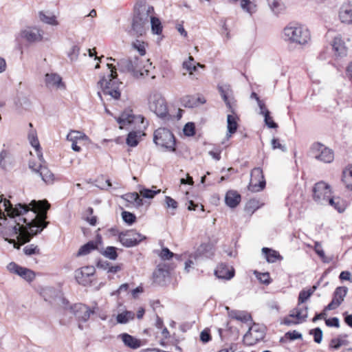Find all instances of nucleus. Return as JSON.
<instances>
[{
	"instance_id": "nucleus-8",
	"label": "nucleus",
	"mask_w": 352,
	"mask_h": 352,
	"mask_svg": "<svg viewBox=\"0 0 352 352\" xmlns=\"http://www.w3.org/2000/svg\"><path fill=\"white\" fill-rule=\"evenodd\" d=\"M311 153L315 159L324 163H331L334 159L333 151L319 142L312 144Z\"/></svg>"
},
{
	"instance_id": "nucleus-51",
	"label": "nucleus",
	"mask_w": 352,
	"mask_h": 352,
	"mask_svg": "<svg viewBox=\"0 0 352 352\" xmlns=\"http://www.w3.org/2000/svg\"><path fill=\"white\" fill-rule=\"evenodd\" d=\"M259 208L258 206V201H257L255 199H250L245 206V210L248 212L253 213L256 210H257Z\"/></svg>"
},
{
	"instance_id": "nucleus-10",
	"label": "nucleus",
	"mask_w": 352,
	"mask_h": 352,
	"mask_svg": "<svg viewBox=\"0 0 352 352\" xmlns=\"http://www.w3.org/2000/svg\"><path fill=\"white\" fill-rule=\"evenodd\" d=\"M331 194L330 186L322 181L316 183L314 186L313 199L318 204H327V200Z\"/></svg>"
},
{
	"instance_id": "nucleus-44",
	"label": "nucleus",
	"mask_w": 352,
	"mask_h": 352,
	"mask_svg": "<svg viewBox=\"0 0 352 352\" xmlns=\"http://www.w3.org/2000/svg\"><path fill=\"white\" fill-rule=\"evenodd\" d=\"M160 190H151L148 188H142L140 190V195H142L144 198L147 199H152L157 194L160 192Z\"/></svg>"
},
{
	"instance_id": "nucleus-23",
	"label": "nucleus",
	"mask_w": 352,
	"mask_h": 352,
	"mask_svg": "<svg viewBox=\"0 0 352 352\" xmlns=\"http://www.w3.org/2000/svg\"><path fill=\"white\" fill-rule=\"evenodd\" d=\"M124 345L132 349H137L141 346V341L136 338L126 333H123L118 336Z\"/></svg>"
},
{
	"instance_id": "nucleus-28",
	"label": "nucleus",
	"mask_w": 352,
	"mask_h": 352,
	"mask_svg": "<svg viewBox=\"0 0 352 352\" xmlns=\"http://www.w3.org/2000/svg\"><path fill=\"white\" fill-rule=\"evenodd\" d=\"M28 140L30 141V144L33 146L38 154V157L41 162H43V156L42 153L41 152V148L39 144V141L37 138V134L36 131L31 130L28 133Z\"/></svg>"
},
{
	"instance_id": "nucleus-40",
	"label": "nucleus",
	"mask_w": 352,
	"mask_h": 352,
	"mask_svg": "<svg viewBox=\"0 0 352 352\" xmlns=\"http://www.w3.org/2000/svg\"><path fill=\"white\" fill-rule=\"evenodd\" d=\"M27 281H32L35 278V274L33 271L26 267H21V270L19 272L18 274Z\"/></svg>"
},
{
	"instance_id": "nucleus-7",
	"label": "nucleus",
	"mask_w": 352,
	"mask_h": 352,
	"mask_svg": "<svg viewBox=\"0 0 352 352\" xmlns=\"http://www.w3.org/2000/svg\"><path fill=\"white\" fill-rule=\"evenodd\" d=\"M153 142L166 151H176V139L173 133L166 128H159L154 131Z\"/></svg>"
},
{
	"instance_id": "nucleus-45",
	"label": "nucleus",
	"mask_w": 352,
	"mask_h": 352,
	"mask_svg": "<svg viewBox=\"0 0 352 352\" xmlns=\"http://www.w3.org/2000/svg\"><path fill=\"white\" fill-rule=\"evenodd\" d=\"M309 334L314 336V340L317 344H320L322 340V331L320 328L316 327L309 331Z\"/></svg>"
},
{
	"instance_id": "nucleus-9",
	"label": "nucleus",
	"mask_w": 352,
	"mask_h": 352,
	"mask_svg": "<svg viewBox=\"0 0 352 352\" xmlns=\"http://www.w3.org/2000/svg\"><path fill=\"white\" fill-rule=\"evenodd\" d=\"M265 335V328L263 325L254 323L243 336V343L252 346L263 340Z\"/></svg>"
},
{
	"instance_id": "nucleus-37",
	"label": "nucleus",
	"mask_w": 352,
	"mask_h": 352,
	"mask_svg": "<svg viewBox=\"0 0 352 352\" xmlns=\"http://www.w3.org/2000/svg\"><path fill=\"white\" fill-rule=\"evenodd\" d=\"M101 254L111 260H116L118 258L117 248L113 246H108L105 249L100 250Z\"/></svg>"
},
{
	"instance_id": "nucleus-21",
	"label": "nucleus",
	"mask_w": 352,
	"mask_h": 352,
	"mask_svg": "<svg viewBox=\"0 0 352 352\" xmlns=\"http://www.w3.org/2000/svg\"><path fill=\"white\" fill-rule=\"evenodd\" d=\"M226 309L228 310V316L232 319H234L242 322H248V321L252 320L251 315L246 311L231 310L228 307H226Z\"/></svg>"
},
{
	"instance_id": "nucleus-52",
	"label": "nucleus",
	"mask_w": 352,
	"mask_h": 352,
	"mask_svg": "<svg viewBox=\"0 0 352 352\" xmlns=\"http://www.w3.org/2000/svg\"><path fill=\"white\" fill-rule=\"evenodd\" d=\"M130 318H131V313L129 311H125L119 314L116 317V320L120 324H125L129 320Z\"/></svg>"
},
{
	"instance_id": "nucleus-29",
	"label": "nucleus",
	"mask_w": 352,
	"mask_h": 352,
	"mask_svg": "<svg viewBox=\"0 0 352 352\" xmlns=\"http://www.w3.org/2000/svg\"><path fill=\"white\" fill-rule=\"evenodd\" d=\"M98 242L101 243V237L98 235L97 241H90L81 246L77 253V256L87 255L90 253L91 250L98 249Z\"/></svg>"
},
{
	"instance_id": "nucleus-61",
	"label": "nucleus",
	"mask_w": 352,
	"mask_h": 352,
	"mask_svg": "<svg viewBox=\"0 0 352 352\" xmlns=\"http://www.w3.org/2000/svg\"><path fill=\"white\" fill-rule=\"evenodd\" d=\"M271 144L273 149L278 148L281 150L283 152H285L287 151V148L285 147V146L280 144L279 140L277 138H273L272 140Z\"/></svg>"
},
{
	"instance_id": "nucleus-59",
	"label": "nucleus",
	"mask_w": 352,
	"mask_h": 352,
	"mask_svg": "<svg viewBox=\"0 0 352 352\" xmlns=\"http://www.w3.org/2000/svg\"><path fill=\"white\" fill-rule=\"evenodd\" d=\"M264 116V121L265 124L270 129H276L278 127V124L273 120L272 118L270 116V113L267 114L266 112Z\"/></svg>"
},
{
	"instance_id": "nucleus-41",
	"label": "nucleus",
	"mask_w": 352,
	"mask_h": 352,
	"mask_svg": "<svg viewBox=\"0 0 352 352\" xmlns=\"http://www.w3.org/2000/svg\"><path fill=\"white\" fill-rule=\"evenodd\" d=\"M256 277L259 280V281L266 285H268L271 283L272 279L270 278V273L268 272H258L255 271L254 272Z\"/></svg>"
},
{
	"instance_id": "nucleus-54",
	"label": "nucleus",
	"mask_w": 352,
	"mask_h": 352,
	"mask_svg": "<svg viewBox=\"0 0 352 352\" xmlns=\"http://www.w3.org/2000/svg\"><path fill=\"white\" fill-rule=\"evenodd\" d=\"M271 10L275 13L278 14L283 10V4L278 0H273L269 2Z\"/></svg>"
},
{
	"instance_id": "nucleus-36",
	"label": "nucleus",
	"mask_w": 352,
	"mask_h": 352,
	"mask_svg": "<svg viewBox=\"0 0 352 352\" xmlns=\"http://www.w3.org/2000/svg\"><path fill=\"white\" fill-rule=\"evenodd\" d=\"M318 285H314L309 289H302L300 292L298 298V304H303L305 302H306L311 296L314 293V292L317 289Z\"/></svg>"
},
{
	"instance_id": "nucleus-2",
	"label": "nucleus",
	"mask_w": 352,
	"mask_h": 352,
	"mask_svg": "<svg viewBox=\"0 0 352 352\" xmlns=\"http://www.w3.org/2000/svg\"><path fill=\"white\" fill-rule=\"evenodd\" d=\"M153 12L154 9L152 6L145 3H138L135 6L131 28L129 31V34L137 37L144 34L148 28L150 14Z\"/></svg>"
},
{
	"instance_id": "nucleus-43",
	"label": "nucleus",
	"mask_w": 352,
	"mask_h": 352,
	"mask_svg": "<svg viewBox=\"0 0 352 352\" xmlns=\"http://www.w3.org/2000/svg\"><path fill=\"white\" fill-rule=\"evenodd\" d=\"M314 250L324 263H329L331 259L325 256L324 252L319 242H315Z\"/></svg>"
},
{
	"instance_id": "nucleus-64",
	"label": "nucleus",
	"mask_w": 352,
	"mask_h": 352,
	"mask_svg": "<svg viewBox=\"0 0 352 352\" xmlns=\"http://www.w3.org/2000/svg\"><path fill=\"white\" fill-rule=\"evenodd\" d=\"M21 266L17 265L14 262L10 263L7 266L8 271L15 274H18L20 270H21Z\"/></svg>"
},
{
	"instance_id": "nucleus-26",
	"label": "nucleus",
	"mask_w": 352,
	"mask_h": 352,
	"mask_svg": "<svg viewBox=\"0 0 352 352\" xmlns=\"http://www.w3.org/2000/svg\"><path fill=\"white\" fill-rule=\"evenodd\" d=\"M181 102L182 105L185 107L188 108H193L197 107L199 104H204L206 102V100L204 98L197 97L193 96H186L183 97L181 100Z\"/></svg>"
},
{
	"instance_id": "nucleus-38",
	"label": "nucleus",
	"mask_w": 352,
	"mask_h": 352,
	"mask_svg": "<svg viewBox=\"0 0 352 352\" xmlns=\"http://www.w3.org/2000/svg\"><path fill=\"white\" fill-rule=\"evenodd\" d=\"M227 124L228 131L229 133V135L227 134V135L230 137L231 135L234 133L237 130L238 124L236 117L232 115H228L227 117Z\"/></svg>"
},
{
	"instance_id": "nucleus-3",
	"label": "nucleus",
	"mask_w": 352,
	"mask_h": 352,
	"mask_svg": "<svg viewBox=\"0 0 352 352\" xmlns=\"http://www.w3.org/2000/svg\"><path fill=\"white\" fill-rule=\"evenodd\" d=\"M117 65L120 72L131 73L135 78L149 76L150 70L153 68L149 59L144 60L138 56L122 58Z\"/></svg>"
},
{
	"instance_id": "nucleus-11",
	"label": "nucleus",
	"mask_w": 352,
	"mask_h": 352,
	"mask_svg": "<svg viewBox=\"0 0 352 352\" xmlns=\"http://www.w3.org/2000/svg\"><path fill=\"white\" fill-rule=\"evenodd\" d=\"M145 239V236L133 230H126L119 234V241L126 248L136 246Z\"/></svg>"
},
{
	"instance_id": "nucleus-4",
	"label": "nucleus",
	"mask_w": 352,
	"mask_h": 352,
	"mask_svg": "<svg viewBox=\"0 0 352 352\" xmlns=\"http://www.w3.org/2000/svg\"><path fill=\"white\" fill-rule=\"evenodd\" d=\"M107 66L109 72L107 76L100 77L98 85L101 88L105 96H109L112 99L118 100L121 95V87L122 82L118 78L116 68L113 64L107 63Z\"/></svg>"
},
{
	"instance_id": "nucleus-34",
	"label": "nucleus",
	"mask_w": 352,
	"mask_h": 352,
	"mask_svg": "<svg viewBox=\"0 0 352 352\" xmlns=\"http://www.w3.org/2000/svg\"><path fill=\"white\" fill-rule=\"evenodd\" d=\"M133 116L130 111H124L118 118L117 122L120 124V128L123 129L126 125L133 122Z\"/></svg>"
},
{
	"instance_id": "nucleus-53",
	"label": "nucleus",
	"mask_w": 352,
	"mask_h": 352,
	"mask_svg": "<svg viewBox=\"0 0 352 352\" xmlns=\"http://www.w3.org/2000/svg\"><path fill=\"white\" fill-rule=\"evenodd\" d=\"M352 179V165H349L342 172V182L346 185L349 179Z\"/></svg>"
},
{
	"instance_id": "nucleus-30",
	"label": "nucleus",
	"mask_w": 352,
	"mask_h": 352,
	"mask_svg": "<svg viewBox=\"0 0 352 352\" xmlns=\"http://www.w3.org/2000/svg\"><path fill=\"white\" fill-rule=\"evenodd\" d=\"M38 173L45 183L52 184L54 182V175L46 166L39 164Z\"/></svg>"
},
{
	"instance_id": "nucleus-6",
	"label": "nucleus",
	"mask_w": 352,
	"mask_h": 352,
	"mask_svg": "<svg viewBox=\"0 0 352 352\" xmlns=\"http://www.w3.org/2000/svg\"><path fill=\"white\" fill-rule=\"evenodd\" d=\"M148 108L158 118L164 121L173 120L175 116L170 113L165 98L158 93L150 95L148 98Z\"/></svg>"
},
{
	"instance_id": "nucleus-13",
	"label": "nucleus",
	"mask_w": 352,
	"mask_h": 352,
	"mask_svg": "<svg viewBox=\"0 0 352 352\" xmlns=\"http://www.w3.org/2000/svg\"><path fill=\"white\" fill-rule=\"evenodd\" d=\"M308 316V307L303 304L298 303V306L296 308L290 311L289 317L296 318L298 321H292L290 319L286 318L284 319L283 323L287 326L291 325L292 324H298L300 322H304L306 320Z\"/></svg>"
},
{
	"instance_id": "nucleus-12",
	"label": "nucleus",
	"mask_w": 352,
	"mask_h": 352,
	"mask_svg": "<svg viewBox=\"0 0 352 352\" xmlns=\"http://www.w3.org/2000/svg\"><path fill=\"white\" fill-rule=\"evenodd\" d=\"M265 186V180L263 173V170L258 167L254 168L251 171V180L249 189L254 192H259Z\"/></svg>"
},
{
	"instance_id": "nucleus-49",
	"label": "nucleus",
	"mask_w": 352,
	"mask_h": 352,
	"mask_svg": "<svg viewBox=\"0 0 352 352\" xmlns=\"http://www.w3.org/2000/svg\"><path fill=\"white\" fill-rule=\"evenodd\" d=\"M134 49H135L141 56H144L146 54V43L140 40H136L132 44Z\"/></svg>"
},
{
	"instance_id": "nucleus-58",
	"label": "nucleus",
	"mask_w": 352,
	"mask_h": 352,
	"mask_svg": "<svg viewBox=\"0 0 352 352\" xmlns=\"http://www.w3.org/2000/svg\"><path fill=\"white\" fill-rule=\"evenodd\" d=\"M162 260H170L173 258L175 254L167 248H164L162 249L161 252L159 255Z\"/></svg>"
},
{
	"instance_id": "nucleus-57",
	"label": "nucleus",
	"mask_w": 352,
	"mask_h": 352,
	"mask_svg": "<svg viewBox=\"0 0 352 352\" xmlns=\"http://www.w3.org/2000/svg\"><path fill=\"white\" fill-rule=\"evenodd\" d=\"M195 63L196 62L192 56H189L188 60L183 63V67L189 72L190 76H192V68Z\"/></svg>"
},
{
	"instance_id": "nucleus-31",
	"label": "nucleus",
	"mask_w": 352,
	"mask_h": 352,
	"mask_svg": "<svg viewBox=\"0 0 352 352\" xmlns=\"http://www.w3.org/2000/svg\"><path fill=\"white\" fill-rule=\"evenodd\" d=\"M262 252L268 263H273L276 261H282L283 258L278 251L269 248H263Z\"/></svg>"
},
{
	"instance_id": "nucleus-35",
	"label": "nucleus",
	"mask_w": 352,
	"mask_h": 352,
	"mask_svg": "<svg viewBox=\"0 0 352 352\" xmlns=\"http://www.w3.org/2000/svg\"><path fill=\"white\" fill-rule=\"evenodd\" d=\"M67 140L71 142L87 140L88 137L82 132L72 130L67 135Z\"/></svg>"
},
{
	"instance_id": "nucleus-47",
	"label": "nucleus",
	"mask_w": 352,
	"mask_h": 352,
	"mask_svg": "<svg viewBox=\"0 0 352 352\" xmlns=\"http://www.w3.org/2000/svg\"><path fill=\"white\" fill-rule=\"evenodd\" d=\"M122 217L123 221L129 225H132L136 220L135 215L127 211H123L122 212Z\"/></svg>"
},
{
	"instance_id": "nucleus-39",
	"label": "nucleus",
	"mask_w": 352,
	"mask_h": 352,
	"mask_svg": "<svg viewBox=\"0 0 352 352\" xmlns=\"http://www.w3.org/2000/svg\"><path fill=\"white\" fill-rule=\"evenodd\" d=\"M149 21H151L152 32L155 34H160L162 31V26L159 19L150 14Z\"/></svg>"
},
{
	"instance_id": "nucleus-60",
	"label": "nucleus",
	"mask_w": 352,
	"mask_h": 352,
	"mask_svg": "<svg viewBox=\"0 0 352 352\" xmlns=\"http://www.w3.org/2000/svg\"><path fill=\"white\" fill-rule=\"evenodd\" d=\"M241 7L242 9L249 13L252 12V7H255L250 0H241Z\"/></svg>"
},
{
	"instance_id": "nucleus-55",
	"label": "nucleus",
	"mask_w": 352,
	"mask_h": 352,
	"mask_svg": "<svg viewBox=\"0 0 352 352\" xmlns=\"http://www.w3.org/2000/svg\"><path fill=\"white\" fill-rule=\"evenodd\" d=\"M80 52V47L74 45L72 47L71 50L68 52V56L71 61L76 60L78 58Z\"/></svg>"
},
{
	"instance_id": "nucleus-25",
	"label": "nucleus",
	"mask_w": 352,
	"mask_h": 352,
	"mask_svg": "<svg viewBox=\"0 0 352 352\" xmlns=\"http://www.w3.org/2000/svg\"><path fill=\"white\" fill-rule=\"evenodd\" d=\"M169 275L168 270L165 265H158L157 269L153 272V279L155 283L162 285L165 282V279Z\"/></svg>"
},
{
	"instance_id": "nucleus-16",
	"label": "nucleus",
	"mask_w": 352,
	"mask_h": 352,
	"mask_svg": "<svg viewBox=\"0 0 352 352\" xmlns=\"http://www.w3.org/2000/svg\"><path fill=\"white\" fill-rule=\"evenodd\" d=\"M43 35V30L36 27L28 28L21 32V37L30 43L42 41Z\"/></svg>"
},
{
	"instance_id": "nucleus-17",
	"label": "nucleus",
	"mask_w": 352,
	"mask_h": 352,
	"mask_svg": "<svg viewBox=\"0 0 352 352\" xmlns=\"http://www.w3.org/2000/svg\"><path fill=\"white\" fill-rule=\"evenodd\" d=\"M95 269L94 267H83L75 272V278L79 284L85 285L89 280V276L94 275Z\"/></svg>"
},
{
	"instance_id": "nucleus-33",
	"label": "nucleus",
	"mask_w": 352,
	"mask_h": 352,
	"mask_svg": "<svg viewBox=\"0 0 352 352\" xmlns=\"http://www.w3.org/2000/svg\"><path fill=\"white\" fill-rule=\"evenodd\" d=\"M327 204L333 206L339 212H344L346 208L344 201L340 197H332L331 196L327 200Z\"/></svg>"
},
{
	"instance_id": "nucleus-27",
	"label": "nucleus",
	"mask_w": 352,
	"mask_h": 352,
	"mask_svg": "<svg viewBox=\"0 0 352 352\" xmlns=\"http://www.w3.org/2000/svg\"><path fill=\"white\" fill-rule=\"evenodd\" d=\"M225 201L227 206L234 208L236 207L240 203L241 195L236 191L229 190L226 195Z\"/></svg>"
},
{
	"instance_id": "nucleus-56",
	"label": "nucleus",
	"mask_w": 352,
	"mask_h": 352,
	"mask_svg": "<svg viewBox=\"0 0 352 352\" xmlns=\"http://www.w3.org/2000/svg\"><path fill=\"white\" fill-rule=\"evenodd\" d=\"M184 133L186 136H192L195 133V124L192 122H188L185 124L184 128Z\"/></svg>"
},
{
	"instance_id": "nucleus-1",
	"label": "nucleus",
	"mask_w": 352,
	"mask_h": 352,
	"mask_svg": "<svg viewBox=\"0 0 352 352\" xmlns=\"http://www.w3.org/2000/svg\"><path fill=\"white\" fill-rule=\"evenodd\" d=\"M50 204L46 200H32L29 204H18L13 206L9 199L0 195V236L19 249L14 237L24 244L45 228L47 212Z\"/></svg>"
},
{
	"instance_id": "nucleus-63",
	"label": "nucleus",
	"mask_w": 352,
	"mask_h": 352,
	"mask_svg": "<svg viewBox=\"0 0 352 352\" xmlns=\"http://www.w3.org/2000/svg\"><path fill=\"white\" fill-rule=\"evenodd\" d=\"M325 324L328 327H334L338 328L340 327V320L337 317L325 319Z\"/></svg>"
},
{
	"instance_id": "nucleus-20",
	"label": "nucleus",
	"mask_w": 352,
	"mask_h": 352,
	"mask_svg": "<svg viewBox=\"0 0 352 352\" xmlns=\"http://www.w3.org/2000/svg\"><path fill=\"white\" fill-rule=\"evenodd\" d=\"M218 90L221 94V96L225 102L226 106L230 109L232 113H234L232 109V102L230 97L232 94V91L230 86L228 85H218Z\"/></svg>"
},
{
	"instance_id": "nucleus-42",
	"label": "nucleus",
	"mask_w": 352,
	"mask_h": 352,
	"mask_svg": "<svg viewBox=\"0 0 352 352\" xmlns=\"http://www.w3.org/2000/svg\"><path fill=\"white\" fill-rule=\"evenodd\" d=\"M126 142L129 146H136L139 143L138 133L136 131L130 132L127 135Z\"/></svg>"
},
{
	"instance_id": "nucleus-32",
	"label": "nucleus",
	"mask_w": 352,
	"mask_h": 352,
	"mask_svg": "<svg viewBox=\"0 0 352 352\" xmlns=\"http://www.w3.org/2000/svg\"><path fill=\"white\" fill-rule=\"evenodd\" d=\"M332 47L338 56H342L346 54V48L341 38L335 37L333 41Z\"/></svg>"
},
{
	"instance_id": "nucleus-22",
	"label": "nucleus",
	"mask_w": 352,
	"mask_h": 352,
	"mask_svg": "<svg viewBox=\"0 0 352 352\" xmlns=\"http://www.w3.org/2000/svg\"><path fill=\"white\" fill-rule=\"evenodd\" d=\"M339 17L342 23L352 24V4H343L340 9Z\"/></svg>"
},
{
	"instance_id": "nucleus-48",
	"label": "nucleus",
	"mask_w": 352,
	"mask_h": 352,
	"mask_svg": "<svg viewBox=\"0 0 352 352\" xmlns=\"http://www.w3.org/2000/svg\"><path fill=\"white\" fill-rule=\"evenodd\" d=\"M346 342V341L345 340H343L340 338H335L331 339L329 344V347L330 349L338 350L341 346L345 344Z\"/></svg>"
},
{
	"instance_id": "nucleus-46",
	"label": "nucleus",
	"mask_w": 352,
	"mask_h": 352,
	"mask_svg": "<svg viewBox=\"0 0 352 352\" xmlns=\"http://www.w3.org/2000/svg\"><path fill=\"white\" fill-rule=\"evenodd\" d=\"M40 19L41 21L52 25H58V22L55 16H47L43 12H40Z\"/></svg>"
},
{
	"instance_id": "nucleus-19",
	"label": "nucleus",
	"mask_w": 352,
	"mask_h": 352,
	"mask_svg": "<svg viewBox=\"0 0 352 352\" xmlns=\"http://www.w3.org/2000/svg\"><path fill=\"white\" fill-rule=\"evenodd\" d=\"M45 84L47 87H55L56 89H65V84L62 78L57 74L51 73L45 75Z\"/></svg>"
},
{
	"instance_id": "nucleus-18",
	"label": "nucleus",
	"mask_w": 352,
	"mask_h": 352,
	"mask_svg": "<svg viewBox=\"0 0 352 352\" xmlns=\"http://www.w3.org/2000/svg\"><path fill=\"white\" fill-rule=\"evenodd\" d=\"M214 274L219 278L230 280L234 276V270L225 263H221L215 270Z\"/></svg>"
},
{
	"instance_id": "nucleus-50",
	"label": "nucleus",
	"mask_w": 352,
	"mask_h": 352,
	"mask_svg": "<svg viewBox=\"0 0 352 352\" xmlns=\"http://www.w3.org/2000/svg\"><path fill=\"white\" fill-rule=\"evenodd\" d=\"M23 252L25 254L30 256L32 254H39V249L37 245H34V244H30L28 245H26L23 248Z\"/></svg>"
},
{
	"instance_id": "nucleus-62",
	"label": "nucleus",
	"mask_w": 352,
	"mask_h": 352,
	"mask_svg": "<svg viewBox=\"0 0 352 352\" xmlns=\"http://www.w3.org/2000/svg\"><path fill=\"white\" fill-rule=\"evenodd\" d=\"M285 337L290 340H294L302 338V334L296 331H289L285 333Z\"/></svg>"
},
{
	"instance_id": "nucleus-24",
	"label": "nucleus",
	"mask_w": 352,
	"mask_h": 352,
	"mask_svg": "<svg viewBox=\"0 0 352 352\" xmlns=\"http://www.w3.org/2000/svg\"><path fill=\"white\" fill-rule=\"evenodd\" d=\"M13 157L7 150H2L0 153V168L8 170L13 166Z\"/></svg>"
},
{
	"instance_id": "nucleus-15",
	"label": "nucleus",
	"mask_w": 352,
	"mask_h": 352,
	"mask_svg": "<svg viewBox=\"0 0 352 352\" xmlns=\"http://www.w3.org/2000/svg\"><path fill=\"white\" fill-rule=\"evenodd\" d=\"M348 293V288L340 286L336 288L331 301L325 307V310H333L338 308L344 301Z\"/></svg>"
},
{
	"instance_id": "nucleus-5",
	"label": "nucleus",
	"mask_w": 352,
	"mask_h": 352,
	"mask_svg": "<svg viewBox=\"0 0 352 352\" xmlns=\"http://www.w3.org/2000/svg\"><path fill=\"white\" fill-rule=\"evenodd\" d=\"M283 38L286 41L299 45H306L311 39L309 30L298 23H289L283 30Z\"/></svg>"
},
{
	"instance_id": "nucleus-14",
	"label": "nucleus",
	"mask_w": 352,
	"mask_h": 352,
	"mask_svg": "<svg viewBox=\"0 0 352 352\" xmlns=\"http://www.w3.org/2000/svg\"><path fill=\"white\" fill-rule=\"evenodd\" d=\"M72 312L78 322H87L91 314H94V310L91 309L88 306L82 304H75L70 307Z\"/></svg>"
}]
</instances>
